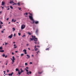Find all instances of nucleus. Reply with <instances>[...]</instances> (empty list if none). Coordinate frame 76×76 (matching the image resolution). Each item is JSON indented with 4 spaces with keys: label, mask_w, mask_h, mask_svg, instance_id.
<instances>
[{
    "label": "nucleus",
    "mask_w": 76,
    "mask_h": 76,
    "mask_svg": "<svg viewBox=\"0 0 76 76\" xmlns=\"http://www.w3.org/2000/svg\"><path fill=\"white\" fill-rule=\"evenodd\" d=\"M21 71H23V70H22V69H20Z\"/></svg>",
    "instance_id": "79ce46f5"
},
{
    "label": "nucleus",
    "mask_w": 76,
    "mask_h": 76,
    "mask_svg": "<svg viewBox=\"0 0 76 76\" xmlns=\"http://www.w3.org/2000/svg\"><path fill=\"white\" fill-rule=\"evenodd\" d=\"M4 43H5V45H7V44H8V43H6V42H5Z\"/></svg>",
    "instance_id": "b1692460"
},
{
    "label": "nucleus",
    "mask_w": 76,
    "mask_h": 76,
    "mask_svg": "<svg viewBox=\"0 0 76 76\" xmlns=\"http://www.w3.org/2000/svg\"><path fill=\"white\" fill-rule=\"evenodd\" d=\"M26 46H27V47H28V46H29V44H27Z\"/></svg>",
    "instance_id": "e433bc0d"
},
{
    "label": "nucleus",
    "mask_w": 76,
    "mask_h": 76,
    "mask_svg": "<svg viewBox=\"0 0 76 76\" xmlns=\"http://www.w3.org/2000/svg\"><path fill=\"white\" fill-rule=\"evenodd\" d=\"M14 60H12V62H13V63H14V62H15V61H14Z\"/></svg>",
    "instance_id": "ea45409f"
},
{
    "label": "nucleus",
    "mask_w": 76,
    "mask_h": 76,
    "mask_svg": "<svg viewBox=\"0 0 76 76\" xmlns=\"http://www.w3.org/2000/svg\"><path fill=\"white\" fill-rule=\"evenodd\" d=\"M18 6H20V3H18Z\"/></svg>",
    "instance_id": "2f4dec72"
},
{
    "label": "nucleus",
    "mask_w": 76,
    "mask_h": 76,
    "mask_svg": "<svg viewBox=\"0 0 76 76\" xmlns=\"http://www.w3.org/2000/svg\"><path fill=\"white\" fill-rule=\"evenodd\" d=\"M2 7V9H3V8H4V7Z\"/></svg>",
    "instance_id": "052dcab7"
},
{
    "label": "nucleus",
    "mask_w": 76,
    "mask_h": 76,
    "mask_svg": "<svg viewBox=\"0 0 76 76\" xmlns=\"http://www.w3.org/2000/svg\"><path fill=\"white\" fill-rule=\"evenodd\" d=\"M12 29H13V30H13L12 31H13H13H15V28H12Z\"/></svg>",
    "instance_id": "393cba45"
},
{
    "label": "nucleus",
    "mask_w": 76,
    "mask_h": 76,
    "mask_svg": "<svg viewBox=\"0 0 76 76\" xmlns=\"http://www.w3.org/2000/svg\"><path fill=\"white\" fill-rule=\"evenodd\" d=\"M3 32H4V31H1V33H3Z\"/></svg>",
    "instance_id": "6e6d98bb"
},
{
    "label": "nucleus",
    "mask_w": 76,
    "mask_h": 76,
    "mask_svg": "<svg viewBox=\"0 0 76 76\" xmlns=\"http://www.w3.org/2000/svg\"><path fill=\"white\" fill-rule=\"evenodd\" d=\"M15 70L16 72H18V71L19 72V69L18 68H16L15 69Z\"/></svg>",
    "instance_id": "f3484780"
},
{
    "label": "nucleus",
    "mask_w": 76,
    "mask_h": 76,
    "mask_svg": "<svg viewBox=\"0 0 76 76\" xmlns=\"http://www.w3.org/2000/svg\"><path fill=\"white\" fill-rule=\"evenodd\" d=\"M7 63L6 64H5L6 65H7Z\"/></svg>",
    "instance_id": "37998d69"
},
{
    "label": "nucleus",
    "mask_w": 76,
    "mask_h": 76,
    "mask_svg": "<svg viewBox=\"0 0 76 76\" xmlns=\"http://www.w3.org/2000/svg\"><path fill=\"white\" fill-rule=\"evenodd\" d=\"M10 22H9V23H8V24H10Z\"/></svg>",
    "instance_id": "680f3d73"
},
{
    "label": "nucleus",
    "mask_w": 76,
    "mask_h": 76,
    "mask_svg": "<svg viewBox=\"0 0 76 76\" xmlns=\"http://www.w3.org/2000/svg\"><path fill=\"white\" fill-rule=\"evenodd\" d=\"M14 48H17V46H16V45L15 44L14 45Z\"/></svg>",
    "instance_id": "9b49d317"
},
{
    "label": "nucleus",
    "mask_w": 76,
    "mask_h": 76,
    "mask_svg": "<svg viewBox=\"0 0 76 76\" xmlns=\"http://www.w3.org/2000/svg\"><path fill=\"white\" fill-rule=\"evenodd\" d=\"M7 10H9V8H8L7 9Z\"/></svg>",
    "instance_id": "49530a36"
},
{
    "label": "nucleus",
    "mask_w": 76,
    "mask_h": 76,
    "mask_svg": "<svg viewBox=\"0 0 76 76\" xmlns=\"http://www.w3.org/2000/svg\"><path fill=\"white\" fill-rule=\"evenodd\" d=\"M26 69H28L29 68L28 67H26Z\"/></svg>",
    "instance_id": "864d4df0"
},
{
    "label": "nucleus",
    "mask_w": 76,
    "mask_h": 76,
    "mask_svg": "<svg viewBox=\"0 0 76 76\" xmlns=\"http://www.w3.org/2000/svg\"><path fill=\"white\" fill-rule=\"evenodd\" d=\"M18 8L19 9V10H21V8H20V7H18Z\"/></svg>",
    "instance_id": "c85d7f7f"
},
{
    "label": "nucleus",
    "mask_w": 76,
    "mask_h": 76,
    "mask_svg": "<svg viewBox=\"0 0 76 76\" xmlns=\"http://www.w3.org/2000/svg\"><path fill=\"white\" fill-rule=\"evenodd\" d=\"M25 66H27V65H28V64H27V63H25Z\"/></svg>",
    "instance_id": "7c9ffc66"
},
{
    "label": "nucleus",
    "mask_w": 76,
    "mask_h": 76,
    "mask_svg": "<svg viewBox=\"0 0 76 76\" xmlns=\"http://www.w3.org/2000/svg\"><path fill=\"white\" fill-rule=\"evenodd\" d=\"M25 15H26L27 16V15H28V12H26V13H25L24 15H25Z\"/></svg>",
    "instance_id": "4be33fe9"
},
{
    "label": "nucleus",
    "mask_w": 76,
    "mask_h": 76,
    "mask_svg": "<svg viewBox=\"0 0 76 76\" xmlns=\"http://www.w3.org/2000/svg\"><path fill=\"white\" fill-rule=\"evenodd\" d=\"M42 72H38V73L39 74H41V73H42Z\"/></svg>",
    "instance_id": "412c9836"
},
{
    "label": "nucleus",
    "mask_w": 76,
    "mask_h": 76,
    "mask_svg": "<svg viewBox=\"0 0 76 76\" xmlns=\"http://www.w3.org/2000/svg\"><path fill=\"white\" fill-rule=\"evenodd\" d=\"M2 56H3V57H4L5 56V54H3V55H2Z\"/></svg>",
    "instance_id": "6ab92c4d"
},
{
    "label": "nucleus",
    "mask_w": 76,
    "mask_h": 76,
    "mask_svg": "<svg viewBox=\"0 0 76 76\" xmlns=\"http://www.w3.org/2000/svg\"><path fill=\"white\" fill-rule=\"evenodd\" d=\"M0 52H1V53H3V52H4V50H0Z\"/></svg>",
    "instance_id": "a211bd4d"
},
{
    "label": "nucleus",
    "mask_w": 76,
    "mask_h": 76,
    "mask_svg": "<svg viewBox=\"0 0 76 76\" xmlns=\"http://www.w3.org/2000/svg\"><path fill=\"white\" fill-rule=\"evenodd\" d=\"M34 43H35V44H39V41H37V42H34Z\"/></svg>",
    "instance_id": "4468645a"
},
{
    "label": "nucleus",
    "mask_w": 76,
    "mask_h": 76,
    "mask_svg": "<svg viewBox=\"0 0 76 76\" xmlns=\"http://www.w3.org/2000/svg\"><path fill=\"white\" fill-rule=\"evenodd\" d=\"M32 38H33L34 41H38V39L37 38H35V36H32Z\"/></svg>",
    "instance_id": "7ed1b4c3"
},
{
    "label": "nucleus",
    "mask_w": 76,
    "mask_h": 76,
    "mask_svg": "<svg viewBox=\"0 0 76 76\" xmlns=\"http://www.w3.org/2000/svg\"><path fill=\"white\" fill-rule=\"evenodd\" d=\"M15 34H14V37H15Z\"/></svg>",
    "instance_id": "13d9d810"
},
{
    "label": "nucleus",
    "mask_w": 76,
    "mask_h": 76,
    "mask_svg": "<svg viewBox=\"0 0 76 76\" xmlns=\"http://www.w3.org/2000/svg\"><path fill=\"white\" fill-rule=\"evenodd\" d=\"M13 44H15V42H13Z\"/></svg>",
    "instance_id": "bf43d9fd"
},
{
    "label": "nucleus",
    "mask_w": 76,
    "mask_h": 76,
    "mask_svg": "<svg viewBox=\"0 0 76 76\" xmlns=\"http://www.w3.org/2000/svg\"><path fill=\"white\" fill-rule=\"evenodd\" d=\"M33 38L32 39L30 38V39H31V41H32L33 40Z\"/></svg>",
    "instance_id": "4c0bfd02"
},
{
    "label": "nucleus",
    "mask_w": 76,
    "mask_h": 76,
    "mask_svg": "<svg viewBox=\"0 0 76 76\" xmlns=\"http://www.w3.org/2000/svg\"><path fill=\"white\" fill-rule=\"evenodd\" d=\"M29 17L30 20L33 21V22L31 23L32 24H34V23H35V24H38L39 23L38 21H37L35 22V21L33 19V17H32V16L29 15Z\"/></svg>",
    "instance_id": "f257e3e1"
},
{
    "label": "nucleus",
    "mask_w": 76,
    "mask_h": 76,
    "mask_svg": "<svg viewBox=\"0 0 76 76\" xmlns=\"http://www.w3.org/2000/svg\"><path fill=\"white\" fill-rule=\"evenodd\" d=\"M29 15H32V14H31V13H29Z\"/></svg>",
    "instance_id": "8fccbe9b"
},
{
    "label": "nucleus",
    "mask_w": 76,
    "mask_h": 76,
    "mask_svg": "<svg viewBox=\"0 0 76 76\" xmlns=\"http://www.w3.org/2000/svg\"><path fill=\"white\" fill-rule=\"evenodd\" d=\"M6 72V71H4V72Z\"/></svg>",
    "instance_id": "774afa93"
},
{
    "label": "nucleus",
    "mask_w": 76,
    "mask_h": 76,
    "mask_svg": "<svg viewBox=\"0 0 76 76\" xmlns=\"http://www.w3.org/2000/svg\"><path fill=\"white\" fill-rule=\"evenodd\" d=\"M25 28V25H23L21 26V29H23Z\"/></svg>",
    "instance_id": "39448f33"
},
{
    "label": "nucleus",
    "mask_w": 76,
    "mask_h": 76,
    "mask_svg": "<svg viewBox=\"0 0 76 76\" xmlns=\"http://www.w3.org/2000/svg\"><path fill=\"white\" fill-rule=\"evenodd\" d=\"M1 25H2V24H3V23L2 22H1Z\"/></svg>",
    "instance_id": "f704fd0d"
},
{
    "label": "nucleus",
    "mask_w": 76,
    "mask_h": 76,
    "mask_svg": "<svg viewBox=\"0 0 76 76\" xmlns=\"http://www.w3.org/2000/svg\"><path fill=\"white\" fill-rule=\"evenodd\" d=\"M12 55H13L14 54V53L13 52H12Z\"/></svg>",
    "instance_id": "c03bdc74"
},
{
    "label": "nucleus",
    "mask_w": 76,
    "mask_h": 76,
    "mask_svg": "<svg viewBox=\"0 0 76 76\" xmlns=\"http://www.w3.org/2000/svg\"><path fill=\"white\" fill-rule=\"evenodd\" d=\"M9 20V18H7V20Z\"/></svg>",
    "instance_id": "de8ad7c7"
},
{
    "label": "nucleus",
    "mask_w": 76,
    "mask_h": 76,
    "mask_svg": "<svg viewBox=\"0 0 76 76\" xmlns=\"http://www.w3.org/2000/svg\"><path fill=\"white\" fill-rule=\"evenodd\" d=\"M10 4H12V3H14V2H13V1H10Z\"/></svg>",
    "instance_id": "ddd939ff"
},
{
    "label": "nucleus",
    "mask_w": 76,
    "mask_h": 76,
    "mask_svg": "<svg viewBox=\"0 0 76 76\" xmlns=\"http://www.w3.org/2000/svg\"><path fill=\"white\" fill-rule=\"evenodd\" d=\"M12 60H15V58L14 57V56H12Z\"/></svg>",
    "instance_id": "dca6fc26"
},
{
    "label": "nucleus",
    "mask_w": 76,
    "mask_h": 76,
    "mask_svg": "<svg viewBox=\"0 0 76 76\" xmlns=\"http://www.w3.org/2000/svg\"><path fill=\"white\" fill-rule=\"evenodd\" d=\"M12 37H13V34H12L8 36V38H10V39H11V38H12Z\"/></svg>",
    "instance_id": "423d86ee"
},
{
    "label": "nucleus",
    "mask_w": 76,
    "mask_h": 76,
    "mask_svg": "<svg viewBox=\"0 0 76 76\" xmlns=\"http://www.w3.org/2000/svg\"><path fill=\"white\" fill-rule=\"evenodd\" d=\"M9 6H8L7 7H6V8H7L8 7V8H9Z\"/></svg>",
    "instance_id": "5fc2aeb1"
},
{
    "label": "nucleus",
    "mask_w": 76,
    "mask_h": 76,
    "mask_svg": "<svg viewBox=\"0 0 76 76\" xmlns=\"http://www.w3.org/2000/svg\"><path fill=\"white\" fill-rule=\"evenodd\" d=\"M23 56V54H21V56Z\"/></svg>",
    "instance_id": "72a5a7b5"
},
{
    "label": "nucleus",
    "mask_w": 76,
    "mask_h": 76,
    "mask_svg": "<svg viewBox=\"0 0 76 76\" xmlns=\"http://www.w3.org/2000/svg\"><path fill=\"white\" fill-rule=\"evenodd\" d=\"M50 47H49V48H47L46 49V51H47V50H48V51H49V50H50Z\"/></svg>",
    "instance_id": "2eb2a0df"
},
{
    "label": "nucleus",
    "mask_w": 76,
    "mask_h": 76,
    "mask_svg": "<svg viewBox=\"0 0 76 76\" xmlns=\"http://www.w3.org/2000/svg\"><path fill=\"white\" fill-rule=\"evenodd\" d=\"M10 8H11V9H13V7H12V6H10Z\"/></svg>",
    "instance_id": "a878e982"
},
{
    "label": "nucleus",
    "mask_w": 76,
    "mask_h": 76,
    "mask_svg": "<svg viewBox=\"0 0 76 76\" xmlns=\"http://www.w3.org/2000/svg\"><path fill=\"white\" fill-rule=\"evenodd\" d=\"M13 20H14V19H12V22H13Z\"/></svg>",
    "instance_id": "a18cd8bd"
},
{
    "label": "nucleus",
    "mask_w": 76,
    "mask_h": 76,
    "mask_svg": "<svg viewBox=\"0 0 76 76\" xmlns=\"http://www.w3.org/2000/svg\"><path fill=\"white\" fill-rule=\"evenodd\" d=\"M23 51H24V54H27V53H26V50H23Z\"/></svg>",
    "instance_id": "0eeeda50"
},
{
    "label": "nucleus",
    "mask_w": 76,
    "mask_h": 76,
    "mask_svg": "<svg viewBox=\"0 0 76 76\" xmlns=\"http://www.w3.org/2000/svg\"><path fill=\"white\" fill-rule=\"evenodd\" d=\"M13 74V72H12L11 74H9V76H12Z\"/></svg>",
    "instance_id": "f8f14e48"
},
{
    "label": "nucleus",
    "mask_w": 76,
    "mask_h": 76,
    "mask_svg": "<svg viewBox=\"0 0 76 76\" xmlns=\"http://www.w3.org/2000/svg\"><path fill=\"white\" fill-rule=\"evenodd\" d=\"M4 4H5V3H4V2L3 1L2 2L1 5L2 6H3L4 5Z\"/></svg>",
    "instance_id": "6e6552de"
},
{
    "label": "nucleus",
    "mask_w": 76,
    "mask_h": 76,
    "mask_svg": "<svg viewBox=\"0 0 76 76\" xmlns=\"http://www.w3.org/2000/svg\"><path fill=\"white\" fill-rule=\"evenodd\" d=\"M38 50V49L37 48H36V49H35V51H37Z\"/></svg>",
    "instance_id": "c756f323"
},
{
    "label": "nucleus",
    "mask_w": 76,
    "mask_h": 76,
    "mask_svg": "<svg viewBox=\"0 0 76 76\" xmlns=\"http://www.w3.org/2000/svg\"><path fill=\"white\" fill-rule=\"evenodd\" d=\"M15 53H18V51H15Z\"/></svg>",
    "instance_id": "338daca9"
},
{
    "label": "nucleus",
    "mask_w": 76,
    "mask_h": 76,
    "mask_svg": "<svg viewBox=\"0 0 76 76\" xmlns=\"http://www.w3.org/2000/svg\"><path fill=\"white\" fill-rule=\"evenodd\" d=\"M26 56L28 58H30V56H29V55L27 54Z\"/></svg>",
    "instance_id": "9d476101"
},
{
    "label": "nucleus",
    "mask_w": 76,
    "mask_h": 76,
    "mask_svg": "<svg viewBox=\"0 0 76 76\" xmlns=\"http://www.w3.org/2000/svg\"><path fill=\"white\" fill-rule=\"evenodd\" d=\"M30 64H32V62H30Z\"/></svg>",
    "instance_id": "c9c22d12"
},
{
    "label": "nucleus",
    "mask_w": 76,
    "mask_h": 76,
    "mask_svg": "<svg viewBox=\"0 0 76 76\" xmlns=\"http://www.w3.org/2000/svg\"><path fill=\"white\" fill-rule=\"evenodd\" d=\"M18 34L19 36H20V35H21V34H20V33H18Z\"/></svg>",
    "instance_id": "5701e85b"
},
{
    "label": "nucleus",
    "mask_w": 76,
    "mask_h": 76,
    "mask_svg": "<svg viewBox=\"0 0 76 76\" xmlns=\"http://www.w3.org/2000/svg\"><path fill=\"white\" fill-rule=\"evenodd\" d=\"M31 57H34V55H31Z\"/></svg>",
    "instance_id": "603ef678"
},
{
    "label": "nucleus",
    "mask_w": 76,
    "mask_h": 76,
    "mask_svg": "<svg viewBox=\"0 0 76 76\" xmlns=\"http://www.w3.org/2000/svg\"><path fill=\"white\" fill-rule=\"evenodd\" d=\"M25 70L26 71V72H27V75H29V74H31V73H32V72H31V71H29V72H28V70L26 69L25 68Z\"/></svg>",
    "instance_id": "f03ea898"
},
{
    "label": "nucleus",
    "mask_w": 76,
    "mask_h": 76,
    "mask_svg": "<svg viewBox=\"0 0 76 76\" xmlns=\"http://www.w3.org/2000/svg\"><path fill=\"white\" fill-rule=\"evenodd\" d=\"M24 72L23 71H21L20 72V71H19L18 72V74H17V75H18V74L19 75H20L21 74L20 73H22V72Z\"/></svg>",
    "instance_id": "20e7f679"
},
{
    "label": "nucleus",
    "mask_w": 76,
    "mask_h": 76,
    "mask_svg": "<svg viewBox=\"0 0 76 76\" xmlns=\"http://www.w3.org/2000/svg\"><path fill=\"white\" fill-rule=\"evenodd\" d=\"M26 36V35H23V36H22V37H25Z\"/></svg>",
    "instance_id": "bb28decb"
},
{
    "label": "nucleus",
    "mask_w": 76,
    "mask_h": 76,
    "mask_svg": "<svg viewBox=\"0 0 76 76\" xmlns=\"http://www.w3.org/2000/svg\"><path fill=\"white\" fill-rule=\"evenodd\" d=\"M34 47H35L34 49H35V48H36V46H35Z\"/></svg>",
    "instance_id": "4d7b16f0"
},
{
    "label": "nucleus",
    "mask_w": 76,
    "mask_h": 76,
    "mask_svg": "<svg viewBox=\"0 0 76 76\" xmlns=\"http://www.w3.org/2000/svg\"><path fill=\"white\" fill-rule=\"evenodd\" d=\"M37 47H40V46H37Z\"/></svg>",
    "instance_id": "0e129e2a"
},
{
    "label": "nucleus",
    "mask_w": 76,
    "mask_h": 76,
    "mask_svg": "<svg viewBox=\"0 0 76 76\" xmlns=\"http://www.w3.org/2000/svg\"><path fill=\"white\" fill-rule=\"evenodd\" d=\"M3 26V25H1H1H0V28L1 29L2 27L1 26Z\"/></svg>",
    "instance_id": "aec40b11"
},
{
    "label": "nucleus",
    "mask_w": 76,
    "mask_h": 76,
    "mask_svg": "<svg viewBox=\"0 0 76 76\" xmlns=\"http://www.w3.org/2000/svg\"><path fill=\"white\" fill-rule=\"evenodd\" d=\"M16 20H15L13 21V22H16Z\"/></svg>",
    "instance_id": "58836bf2"
},
{
    "label": "nucleus",
    "mask_w": 76,
    "mask_h": 76,
    "mask_svg": "<svg viewBox=\"0 0 76 76\" xmlns=\"http://www.w3.org/2000/svg\"><path fill=\"white\" fill-rule=\"evenodd\" d=\"M38 29H36V33L37 34H38Z\"/></svg>",
    "instance_id": "1a4fd4ad"
},
{
    "label": "nucleus",
    "mask_w": 76,
    "mask_h": 76,
    "mask_svg": "<svg viewBox=\"0 0 76 76\" xmlns=\"http://www.w3.org/2000/svg\"><path fill=\"white\" fill-rule=\"evenodd\" d=\"M7 72H9V70H7Z\"/></svg>",
    "instance_id": "09e8293b"
},
{
    "label": "nucleus",
    "mask_w": 76,
    "mask_h": 76,
    "mask_svg": "<svg viewBox=\"0 0 76 76\" xmlns=\"http://www.w3.org/2000/svg\"><path fill=\"white\" fill-rule=\"evenodd\" d=\"M2 12H1V11L0 12V15L1 13Z\"/></svg>",
    "instance_id": "3c124183"
},
{
    "label": "nucleus",
    "mask_w": 76,
    "mask_h": 76,
    "mask_svg": "<svg viewBox=\"0 0 76 76\" xmlns=\"http://www.w3.org/2000/svg\"><path fill=\"white\" fill-rule=\"evenodd\" d=\"M28 49L29 50H30V49L29 48H28Z\"/></svg>",
    "instance_id": "e2e57ef3"
},
{
    "label": "nucleus",
    "mask_w": 76,
    "mask_h": 76,
    "mask_svg": "<svg viewBox=\"0 0 76 76\" xmlns=\"http://www.w3.org/2000/svg\"><path fill=\"white\" fill-rule=\"evenodd\" d=\"M5 58H7V55L6 56H5Z\"/></svg>",
    "instance_id": "a19ab883"
},
{
    "label": "nucleus",
    "mask_w": 76,
    "mask_h": 76,
    "mask_svg": "<svg viewBox=\"0 0 76 76\" xmlns=\"http://www.w3.org/2000/svg\"><path fill=\"white\" fill-rule=\"evenodd\" d=\"M2 47H0V50H2Z\"/></svg>",
    "instance_id": "473e14b6"
},
{
    "label": "nucleus",
    "mask_w": 76,
    "mask_h": 76,
    "mask_svg": "<svg viewBox=\"0 0 76 76\" xmlns=\"http://www.w3.org/2000/svg\"><path fill=\"white\" fill-rule=\"evenodd\" d=\"M28 34L29 35H31V33H30V32H28Z\"/></svg>",
    "instance_id": "cd10ccee"
},
{
    "label": "nucleus",
    "mask_w": 76,
    "mask_h": 76,
    "mask_svg": "<svg viewBox=\"0 0 76 76\" xmlns=\"http://www.w3.org/2000/svg\"><path fill=\"white\" fill-rule=\"evenodd\" d=\"M37 54H38V52H36Z\"/></svg>",
    "instance_id": "69168bd1"
}]
</instances>
